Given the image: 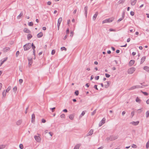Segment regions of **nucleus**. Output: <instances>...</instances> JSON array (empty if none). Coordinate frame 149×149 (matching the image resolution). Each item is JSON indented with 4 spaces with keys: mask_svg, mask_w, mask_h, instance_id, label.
Here are the masks:
<instances>
[{
    "mask_svg": "<svg viewBox=\"0 0 149 149\" xmlns=\"http://www.w3.org/2000/svg\"><path fill=\"white\" fill-rule=\"evenodd\" d=\"M23 47L24 51H27L29 50L31 47V43H28L24 45Z\"/></svg>",
    "mask_w": 149,
    "mask_h": 149,
    "instance_id": "f257e3e1",
    "label": "nucleus"
},
{
    "mask_svg": "<svg viewBox=\"0 0 149 149\" xmlns=\"http://www.w3.org/2000/svg\"><path fill=\"white\" fill-rule=\"evenodd\" d=\"M136 70V68L134 67H132L128 69V73L129 74H132L134 73Z\"/></svg>",
    "mask_w": 149,
    "mask_h": 149,
    "instance_id": "f03ea898",
    "label": "nucleus"
},
{
    "mask_svg": "<svg viewBox=\"0 0 149 149\" xmlns=\"http://www.w3.org/2000/svg\"><path fill=\"white\" fill-rule=\"evenodd\" d=\"M114 18H109L108 19H105V20H103L102 21V24H104L105 23H107V22H111L113 20Z\"/></svg>",
    "mask_w": 149,
    "mask_h": 149,
    "instance_id": "7ed1b4c3",
    "label": "nucleus"
},
{
    "mask_svg": "<svg viewBox=\"0 0 149 149\" xmlns=\"http://www.w3.org/2000/svg\"><path fill=\"white\" fill-rule=\"evenodd\" d=\"M142 88V87L141 85H136L135 86H133L132 87H131L128 90H132L133 89H134L136 88Z\"/></svg>",
    "mask_w": 149,
    "mask_h": 149,
    "instance_id": "20e7f679",
    "label": "nucleus"
},
{
    "mask_svg": "<svg viewBox=\"0 0 149 149\" xmlns=\"http://www.w3.org/2000/svg\"><path fill=\"white\" fill-rule=\"evenodd\" d=\"M34 137L36 141L39 142L41 141V139L39 136H35Z\"/></svg>",
    "mask_w": 149,
    "mask_h": 149,
    "instance_id": "39448f33",
    "label": "nucleus"
},
{
    "mask_svg": "<svg viewBox=\"0 0 149 149\" xmlns=\"http://www.w3.org/2000/svg\"><path fill=\"white\" fill-rule=\"evenodd\" d=\"M106 119L105 118H103L101 121L100 122L99 124V127L102 126L105 122Z\"/></svg>",
    "mask_w": 149,
    "mask_h": 149,
    "instance_id": "423d86ee",
    "label": "nucleus"
},
{
    "mask_svg": "<svg viewBox=\"0 0 149 149\" xmlns=\"http://www.w3.org/2000/svg\"><path fill=\"white\" fill-rule=\"evenodd\" d=\"M62 17L59 18L58 20V23H57V24L58 30L59 29V27L60 24L62 22Z\"/></svg>",
    "mask_w": 149,
    "mask_h": 149,
    "instance_id": "0eeeda50",
    "label": "nucleus"
},
{
    "mask_svg": "<svg viewBox=\"0 0 149 149\" xmlns=\"http://www.w3.org/2000/svg\"><path fill=\"white\" fill-rule=\"evenodd\" d=\"M27 58L29 61V66H30L33 63V61L32 59V58H31L30 59H29V58Z\"/></svg>",
    "mask_w": 149,
    "mask_h": 149,
    "instance_id": "6e6552de",
    "label": "nucleus"
},
{
    "mask_svg": "<svg viewBox=\"0 0 149 149\" xmlns=\"http://www.w3.org/2000/svg\"><path fill=\"white\" fill-rule=\"evenodd\" d=\"M88 8V7L87 6H85L84 8V11L85 12V14L86 17L87 16Z\"/></svg>",
    "mask_w": 149,
    "mask_h": 149,
    "instance_id": "1a4fd4ad",
    "label": "nucleus"
},
{
    "mask_svg": "<svg viewBox=\"0 0 149 149\" xmlns=\"http://www.w3.org/2000/svg\"><path fill=\"white\" fill-rule=\"evenodd\" d=\"M35 115L34 114H33L32 115L31 122L32 123H33L35 121Z\"/></svg>",
    "mask_w": 149,
    "mask_h": 149,
    "instance_id": "9d476101",
    "label": "nucleus"
},
{
    "mask_svg": "<svg viewBox=\"0 0 149 149\" xmlns=\"http://www.w3.org/2000/svg\"><path fill=\"white\" fill-rule=\"evenodd\" d=\"M105 83H106L107 84L104 85V87L106 88H107L109 86L110 82L109 81H107L105 82Z\"/></svg>",
    "mask_w": 149,
    "mask_h": 149,
    "instance_id": "9b49d317",
    "label": "nucleus"
},
{
    "mask_svg": "<svg viewBox=\"0 0 149 149\" xmlns=\"http://www.w3.org/2000/svg\"><path fill=\"white\" fill-rule=\"evenodd\" d=\"M139 121H138L136 122L133 121L131 122L130 123L134 125H137L139 124Z\"/></svg>",
    "mask_w": 149,
    "mask_h": 149,
    "instance_id": "f8f14e48",
    "label": "nucleus"
},
{
    "mask_svg": "<svg viewBox=\"0 0 149 149\" xmlns=\"http://www.w3.org/2000/svg\"><path fill=\"white\" fill-rule=\"evenodd\" d=\"M7 57H6L4 58V59L3 60H1L0 61L1 62L0 63V67L1 66L2 64L7 60Z\"/></svg>",
    "mask_w": 149,
    "mask_h": 149,
    "instance_id": "ddd939ff",
    "label": "nucleus"
},
{
    "mask_svg": "<svg viewBox=\"0 0 149 149\" xmlns=\"http://www.w3.org/2000/svg\"><path fill=\"white\" fill-rule=\"evenodd\" d=\"M135 63V61L133 60H132L130 61L129 63V65L130 66H132Z\"/></svg>",
    "mask_w": 149,
    "mask_h": 149,
    "instance_id": "4468645a",
    "label": "nucleus"
},
{
    "mask_svg": "<svg viewBox=\"0 0 149 149\" xmlns=\"http://www.w3.org/2000/svg\"><path fill=\"white\" fill-rule=\"evenodd\" d=\"M93 133V130L92 129H91L90 130V131L87 134V136H89L91 135Z\"/></svg>",
    "mask_w": 149,
    "mask_h": 149,
    "instance_id": "2eb2a0df",
    "label": "nucleus"
},
{
    "mask_svg": "<svg viewBox=\"0 0 149 149\" xmlns=\"http://www.w3.org/2000/svg\"><path fill=\"white\" fill-rule=\"evenodd\" d=\"M10 48L9 47H6L3 48V52H6L9 50L10 49Z\"/></svg>",
    "mask_w": 149,
    "mask_h": 149,
    "instance_id": "dca6fc26",
    "label": "nucleus"
},
{
    "mask_svg": "<svg viewBox=\"0 0 149 149\" xmlns=\"http://www.w3.org/2000/svg\"><path fill=\"white\" fill-rule=\"evenodd\" d=\"M81 146V144H77L75 146L74 149H79Z\"/></svg>",
    "mask_w": 149,
    "mask_h": 149,
    "instance_id": "f3484780",
    "label": "nucleus"
},
{
    "mask_svg": "<svg viewBox=\"0 0 149 149\" xmlns=\"http://www.w3.org/2000/svg\"><path fill=\"white\" fill-rule=\"evenodd\" d=\"M24 31L26 33H31V31L29 30L28 29L26 28H25L24 30Z\"/></svg>",
    "mask_w": 149,
    "mask_h": 149,
    "instance_id": "a211bd4d",
    "label": "nucleus"
},
{
    "mask_svg": "<svg viewBox=\"0 0 149 149\" xmlns=\"http://www.w3.org/2000/svg\"><path fill=\"white\" fill-rule=\"evenodd\" d=\"M146 57L145 56H143L141 59V61L140 62V64H141L143 63L146 59Z\"/></svg>",
    "mask_w": 149,
    "mask_h": 149,
    "instance_id": "6ab92c4d",
    "label": "nucleus"
},
{
    "mask_svg": "<svg viewBox=\"0 0 149 149\" xmlns=\"http://www.w3.org/2000/svg\"><path fill=\"white\" fill-rule=\"evenodd\" d=\"M137 0H131V4L132 6L134 5L136 3Z\"/></svg>",
    "mask_w": 149,
    "mask_h": 149,
    "instance_id": "aec40b11",
    "label": "nucleus"
},
{
    "mask_svg": "<svg viewBox=\"0 0 149 149\" xmlns=\"http://www.w3.org/2000/svg\"><path fill=\"white\" fill-rule=\"evenodd\" d=\"M98 14V12H96L95 13V14L94 15L93 17V19L94 20H95L96 17H97V16Z\"/></svg>",
    "mask_w": 149,
    "mask_h": 149,
    "instance_id": "412c9836",
    "label": "nucleus"
},
{
    "mask_svg": "<svg viewBox=\"0 0 149 149\" xmlns=\"http://www.w3.org/2000/svg\"><path fill=\"white\" fill-rule=\"evenodd\" d=\"M43 35L42 33L41 32H40L37 34V37L38 38H40L42 37Z\"/></svg>",
    "mask_w": 149,
    "mask_h": 149,
    "instance_id": "4be33fe9",
    "label": "nucleus"
},
{
    "mask_svg": "<svg viewBox=\"0 0 149 149\" xmlns=\"http://www.w3.org/2000/svg\"><path fill=\"white\" fill-rule=\"evenodd\" d=\"M143 69L146 71L149 72V67L147 66H144Z\"/></svg>",
    "mask_w": 149,
    "mask_h": 149,
    "instance_id": "5701e85b",
    "label": "nucleus"
},
{
    "mask_svg": "<svg viewBox=\"0 0 149 149\" xmlns=\"http://www.w3.org/2000/svg\"><path fill=\"white\" fill-rule=\"evenodd\" d=\"M136 101L137 102L140 103L141 102V100L138 97H137L136 99Z\"/></svg>",
    "mask_w": 149,
    "mask_h": 149,
    "instance_id": "b1692460",
    "label": "nucleus"
},
{
    "mask_svg": "<svg viewBox=\"0 0 149 149\" xmlns=\"http://www.w3.org/2000/svg\"><path fill=\"white\" fill-rule=\"evenodd\" d=\"M22 123V120H19L17 121L16 123V124L17 125H20Z\"/></svg>",
    "mask_w": 149,
    "mask_h": 149,
    "instance_id": "393cba45",
    "label": "nucleus"
},
{
    "mask_svg": "<svg viewBox=\"0 0 149 149\" xmlns=\"http://www.w3.org/2000/svg\"><path fill=\"white\" fill-rule=\"evenodd\" d=\"M32 37V35L31 34H28L27 36V38L28 40L31 39Z\"/></svg>",
    "mask_w": 149,
    "mask_h": 149,
    "instance_id": "a878e982",
    "label": "nucleus"
},
{
    "mask_svg": "<svg viewBox=\"0 0 149 149\" xmlns=\"http://www.w3.org/2000/svg\"><path fill=\"white\" fill-rule=\"evenodd\" d=\"M23 13L22 12H21L20 13V14L18 15L17 17V19H19L20 18V17L23 15Z\"/></svg>",
    "mask_w": 149,
    "mask_h": 149,
    "instance_id": "bb28decb",
    "label": "nucleus"
},
{
    "mask_svg": "<svg viewBox=\"0 0 149 149\" xmlns=\"http://www.w3.org/2000/svg\"><path fill=\"white\" fill-rule=\"evenodd\" d=\"M85 111H83L82 112L81 114L79 116V118H81L83 116H84L85 114Z\"/></svg>",
    "mask_w": 149,
    "mask_h": 149,
    "instance_id": "cd10ccee",
    "label": "nucleus"
},
{
    "mask_svg": "<svg viewBox=\"0 0 149 149\" xmlns=\"http://www.w3.org/2000/svg\"><path fill=\"white\" fill-rule=\"evenodd\" d=\"M110 138L111 139H112V141L115 140L117 139V137L116 136H110Z\"/></svg>",
    "mask_w": 149,
    "mask_h": 149,
    "instance_id": "c85d7f7f",
    "label": "nucleus"
},
{
    "mask_svg": "<svg viewBox=\"0 0 149 149\" xmlns=\"http://www.w3.org/2000/svg\"><path fill=\"white\" fill-rule=\"evenodd\" d=\"M74 118V116L72 114L70 115L69 116V118L70 120H73Z\"/></svg>",
    "mask_w": 149,
    "mask_h": 149,
    "instance_id": "c756f323",
    "label": "nucleus"
},
{
    "mask_svg": "<svg viewBox=\"0 0 149 149\" xmlns=\"http://www.w3.org/2000/svg\"><path fill=\"white\" fill-rule=\"evenodd\" d=\"M149 116V110L147 111L146 112V118H148Z\"/></svg>",
    "mask_w": 149,
    "mask_h": 149,
    "instance_id": "7c9ffc66",
    "label": "nucleus"
},
{
    "mask_svg": "<svg viewBox=\"0 0 149 149\" xmlns=\"http://www.w3.org/2000/svg\"><path fill=\"white\" fill-rule=\"evenodd\" d=\"M31 47H32V48L33 49V50H35V49L36 48V47L33 45V43H32V44H31Z\"/></svg>",
    "mask_w": 149,
    "mask_h": 149,
    "instance_id": "2f4dec72",
    "label": "nucleus"
},
{
    "mask_svg": "<svg viewBox=\"0 0 149 149\" xmlns=\"http://www.w3.org/2000/svg\"><path fill=\"white\" fill-rule=\"evenodd\" d=\"M61 51H63V50H65V51H66L67 50V49L66 48H65L64 47H61Z\"/></svg>",
    "mask_w": 149,
    "mask_h": 149,
    "instance_id": "473e14b6",
    "label": "nucleus"
},
{
    "mask_svg": "<svg viewBox=\"0 0 149 149\" xmlns=\"http://www.w3.org/2000/svg\"><path fill=\"white\" fill-rule=\"evenodd\" d=\"M6 93H7V92L5 91V90L3 91V97H5L6 96Z\"/></svg>",
    "mask_w": 149,
    "mask_h": 149,
    "instance_id": "72a5a7b5",
    "label": "nucleus"
},
{
    "mask_svg": "<svg viewBox=\"0 0 149 149\" xmlns=\"http://www.w3.org/2000/svg\"><path fill=\"white\" fill-rule=\"evenodd\" d=\"M11 87L10 86H9L8 88L6 89V91L7 92V93L11 89Z\"/></svg>",
    "mask_w": 149,
    "mask_h": 149,
    "instance_id": "f704fd0d",
    "label": "nucleus"
},
{
    "mask_svg": "<svg viewBox=\"0 0 149 149\" xmlns=\"http://www.w3.org/2000/svg\"><path fill=\"white\" fill-rule=\"evenodd\" d=\"M60 117L62 118H65V116L64 114H62L60 115Z\"/></svg>",
    "mask_w": 149,
    "mask_h": 149,
    "instance_id": "c9c22d12",
    "label": "nucleus"
},
{
    "mask_svg": "<svg viewBox=\"0 0 149 149\" xmlns=\"http://www.w3.org/2000/svg\"><path fill=\"white\" fill-rule=\"evenodd\" d=\"M33 22H29L28 23V25L30 26H32L33 25Z\"/></svg>",
    "mask_w": 149,
    "mask_h": 149,
    "instance_id": "e433bc0d",
    "label": "nucleus"
},
{
    "mask_svg": "<svg viewBox=\"0 0 149 149\" xmlns=\"http://www.w3.org/2000/svg\"><path fill=\"white\" fill-rule=\"evenodd\" d=\"M5 146L4 145H0V149H3L5 148Z\"/></svg>",
    "mask_w": 149,
    "mask_h": 149,
    "instance_id": "4c0bfd02",
    "label": "nucleus"
},
{
    "mask_svg": "<svg viewBox=\"0 0 149 149\" xmlns=\"http://www.w3.org/2000/svg\"><path fill=\"white\" fill-rule=\"evenodd\" d=\"M138 111H139L138 112L139 113H141L143 111V108H141L137 110Z\"/></svg>",
    "mask_w": 149,
    "mask_h": 149,
    "instance_id": "58836bf2",
    "label": "nucleus"
},
{
    "mask_svg": "<svg viewBox=\"0 0 149 149\" xmlns=\"http://www.w3.org/2000/svg\"><path fill=\"white\" fill-rule=\"evenodd\" d=\"M146 147L147 148H148L149 147V141L147 143Z\"/></svg>",
    "mask_w": 149,
    "mask_h": 149,
    "instance_id": "ea45409f",
    "label": "nucleus"
},
{
    "mask_svg": "<svg viewBox=\"0 0 149 149\" xmlns=\"http://www.w3.org/2000/svg\"><path fill=\"white\" fill-rule=\"evenodd\" d=\"M96 109H95V110L93 112H92V113H91V115L92 116H93L96 113Z\"/></svg>",
    "mask_w": 149,
    "mask_h": 149,
    "instance_id": "a19ab883",
    "label": "nucleus"
},
{
    "mask_svg": "<svg viewBox=\"0 0 149 149\" xmlns=\"http://www.w3.org/2000/svg\"><path fill=\"white\" fill-rule=\"evenodd\" d=\"M74 94L77 96L79 94V92L77 90V91H75V92H74Z\"/></svg>",
    "mask_w": 149,
    "mask_h": 149,
    "instance_id": "79ce46f5",
    "label": "nucleus"
},
{
    "mask_svg": "<svg viewBox=\"0 0 149 149\" xmlns=\"http://www.w3.org/2000/svg\"><path fill=\"white\" fill-rule=\"evenodd\" d=\"M142 93L145 95L147 96L148 95V93L146 92L142 91Z\"/></svg>",
    "mask_w": 149,
    "mask_h": 149,
    "instance_id": "37998d69",
    "label": "nucleus"
},
{
    "mask_svg": "<svg viewBox=\"0 0 149 149\" xmlns=\"http://www.w3.org/2000/svg\"><path fill=\"white\" fill-rule=\"evenodd\" d=\"M19 147L21 149H23L24 148L23 145L22 144H20L19 145Z\"/></svg>",
    "mask_w": 149,
    "mask_h": 149,
    "instance_id": "c03bdc74",
    "label": "nucleus"
},
{
    "mask_svg": "<svg viewBox=\"0 0 149 149\" xmlns=\"http://www.w3.org/2000/svg\"><path fill=\"white\" fill-rule=\"evenodd\" d=\"M19 54V51H17L16 53V57H17Z\"/></svg>",
    "mask_w": 149,
    "mask_h": 149,
    "instance_id": "a18cd8bd",
    "label": "nucleus"
},
{
    "mask_svg": "<svg viewBox=\"0 0 149 149\" xmlns=\"http://www.w3.org/2000/svg\"><path fill=\"white\" fill-rule=\"evenodd\" d=\"M132 147L133 148H136L137 146L136 145L133 144L132 145Z\"/></svg>",
    "mask_w": 149,
    "mask_h": 149,
    "instance_id": "49530a36",
    "label": "nucleus"
},
{
    "mask_svg": "<svg viewBox=\"0 0 149 149\" xmlns=\"http://www.w3.org/2000/svg\"><path fill=\"white\" fill-rule=\"evenodd\" d=\"M13 91L14 92L16 91L17 90V88L16 86L14 87L13 89Z\"/></svg>",
    "mask_w": 149,
    "mask_h": 149,
    "instance_id": "de8ad7c7",
    "label": "nucleus"
},
{
    "mask_svg": "<svg viewBox=\"0 0 149 149\" xmlns=\"http://www.w3.org/2000/svg\"><path fill=\"white\" fill-rule=\"evenodd\" d=\"M105 75L106 77L107 78H109L110 76V75H109L107 73H106L105 74Z\"/></svg>",
    "mask_w": 149,
    "mask_h": 149,
    "instance_id": "09e8293b",
    "label": "nucleus"
},
{
    "mask_svg": "<svg viewBox=\"0 0 149 149\" xmlns=\"http://www.w3.org/2000/svg\"><path fill=\"white\" fill-rule=\"evenodd\" d=\"M106 139L107 141H108L109 140H110V141H112V139H111L110 138V137L109 138H107Z\"/></svg>",
    "mask_w": 149,
    "mask_h": 149,
    "instance_id": "8fccbe9b",
    "label": "nucleus"
},
{
    "mask_svg": "<svg viewBox=\"0 0 149 149\" xmlns=\"http://www.w3.org/2000/svg\"><path fill=\"white\" fill-rule=\"evenodd\" d=\"M55 53V51L54 50H52L51 52V54L52 55H54Z\"/></svg>",
    "mask_w": 149,
    "mask_h": 149,
    "instance_id": "3c124183",
    "label": "nucleus"
},
{
    "mask_svg": "<svg viewBox=\"0 0 149 149\" xmlns=\"http://www.w3.org/2000/svg\"><path fill=\"white\" fill-rule=\"evenodd\" d=\"M134 12L133 11H131L130 13V14L132 16H133L134 15Z\"/></svg>",
    "mask_w": 149,
    "mask_h": 149,
    "instance_id": "603ef678",
    "label": "nucleus"
},
{
    "mask_svg": "<svg viewBox=\"0 0 149 149\" xmlns=\"http://www.w3.org/2000/svg\"><path fill=\"white\" fill-rule=\"evenodd\" d=\"M99 77H100L99 76H96V77H95V79L96 80H98L99 79Z\"/></svg>",
    "mask_w": 149,
    "mask_h": 149,
    "instance_id": "864d4df0",
    "label": "nucleus"
},
{
    "mask_svg": "<svg viewBox=\"0 0 149 149\" xmlns=\"http://www.w3.org/2000/svg\"><path fill=\"white\" fill-rule=\"evenodd\" d=\"M50 109L52 110V112L54 111L55 109V107H53V108H51Z\"/></svg>",
    "mask_w": 149,
    "mask_h": 149,
    "instance_id": "5fc2aeb1",
    "label": "nucleus"
},
{
    "mask_svg": "<svg viewBox=\"0 0 149 149\" xmlns=\"http://www.w3.org/2000/svg\"><path fill=\"white\" fill-rule=\"evenodd\" d=\"M110 31H116L115 29H110L109 30Z\"/></svg>",
    "mask_w": 149,
    "mask_h": 149,
    "instance_id": "6e6d98bb",
    "label": "nucleus"
},
{
    "mask_svg": "<svg viewBox=\"0 0 149 149\" xmlns=\"http://www.w3.org/2000/svg\"><path fill=\"white\" fill-rule=\"evenodd\" d=\"M69 32V30L68 29L66 30V34L68 35Z\"/></svg>",
    "mask_w": 149,
    "mask_h": 149,
    "instance_id": "4d7b16f0",
    "label": "nucleus"
},
{
    "mask_svg": "<svg viewBox=\"0 0 149 149\" xmlns=\"http://www.w3.org/2000/svg\"><path fill=\"white\" fill-rule=\"evenodd\" d=\"M73 33H74V32H72V31H71L70 33V36H71V37H72L73 36Z\"/></svg>",
    "mask_w": 149,
    "mask_h": 149,
    "instance_id": "13d9d810",
    "label": "nucleus"
},
{
    "mask_svg": "<svg viewBox=\"0 0 149 149\" xmlns=\"http://www.w3.org/2000/svg\"><path fill=\"white\" fill-rule=\"evenodd\" d=\"M94 87L96 90H98V88H97V85H95L94 86Z\"/></svg>",
    "mask_w": 149,
    "mask_h": 149,
    "instance_id": "bf43d9fd",
    "label": "nucleus"
},
{
    "mask_svg": "<svg viewBox=\"0 0 149 149\" xmlns=\"http://www.w3.org/2000/svg\"><path fill=\"white\" fill-rule=\"evenodd\" d=\"M123 18L122 17H121L120 18H119L117 22H119L120 21H121L123 19Z\"/></svg>",
    "mask_w": 149,
    "mask_h": 149,
    "instance_id": "052dcab7",
    "label": "nucleus"
},
{
    "mask_svg": "<svg viewBox=\"0 0 149 149\" xmlns=\"http://www.w3.org/2000/svg\"><path fill=\"white\" fill-rule=\"evenodd\" d=\"M46 122V120L44 119H42V123H45Z\"/></svg>",
    "mask_w": 149,
    "mask_h": 149,
    "instance_id": "680f3d73",
    "label": "nucleus"
},
{
    "mask_svg": "<svg viewBox=\"0 0 149 149\" xmlns=\"http://www.w3.org/2000/svg\"><path fill=\"white\" fill-rule=\"evenodd\" d=\"M23 81V80L22 79H19V82L20 84L22 83Z\"/></svg>",
    "mask_w": 149,
    "mask_h": 149,
    "instance_id": "e2e57ef3",
    "label": "nucleus"
},
{
    "mask_svg": "<svg viewBox=\"0 0 149 149\" xmlns=\"http://www.w3.org/2000/svg\"><path fill=\"white\" fill-rule=\"evenodd\" d=\"M125 113H126V112H125V111H123L122 112V115L123 116H124V115L125 114Z\"/></svg>",
    "mask_w": 149,
    "mask_h": 149,
    "instance_id": "0e129e2a",
    "label": "nucleus"
},
{
    "mask_svg": "<svg viewBox=\"0 0 149 149\" xmlns=\"http://www.w3.org/2000/svg\"><path fill=\"white\" fill-rule=\"evenodd\" d=\"M51 4V2L50 1H48L47 2V4L48 5H50Z\"/></svg>",
    "mask_w": 149,
    "mask_h": 149,
    "instance_id": "69168bd1",
    "label": "nucleus"
},
{
    "mask_svg": "<svg viewBox=\"0 0 149 149\" xmlns=\"http://www.w3.org/2000/svg\"><path fill=\"white\" fill-rule=\"evenodd\" d=\"M67 34L66 35H65L64 37V38H63V39L64 40H65L67 38Z\"/></svg>",
    "mask_w": 149,
    "mask_h": 149,
    "instance_id": "338daca9",
    "label": "nucleus"
},
{
    "mask_svg": "<svg viewBox=\"0 0 149 149\" xmlns=\"http://www.w3.org/2000/svg\"><path fill=\"white\" fill-rule=\"evenodd\" d=\"M146 103L148 104H149V99L147 100V101H146Z\"/></svg>",
    "mask_w": 149,
    "mask_h": 149,
    "instance_id": "774afa93",
    "label": "nucleus"
}]
</instances>
